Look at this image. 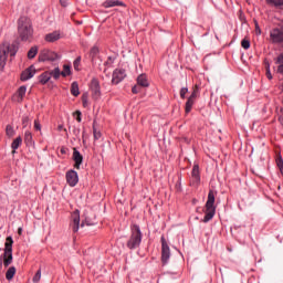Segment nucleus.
<instances>
[{
    "label": "nucleus",
    "mask_w": 283,
    "mask_h": 283,
    "mask_svg": "<svg viewBox=\"0 0 283 283\" xmlns=\"http://www.w3.org/2000/svg\"><path fill=\"white\" fill-rule=\"evenodd\" d=\"M18 34L21 41H30L34 30L32 29V20L21 17L18 21Z\"/></svg>",
    "instance_id": "nucleus-1"
},
{
    "label": "nucleus",
    "mask_w": 283,
    "mask_h": 283,
    "mask_svg": "<svg viewBox=\"0 0 283 283\" xmlns=\"http://www.w3.org/2000/svg\"><path fill=\"white\" fill-rule=\"evenodd\" d=\"M216 191L210 190L208 193V200L206 202L205 218L202 222L207 223L210 220H213V216H216Z\"/></svg>",
    "instance_id": "nucleus-2"
},
{
    "label": "nucleus",
    "mask_w": 283,
    "mask_h": 283,
    "mask_svg": "<svg viewBox=\"0 0 283 283\" xmlns=\"http://www.w3.org/2000/svg\"><path fill=\"white\" fill-rule=\"evenodd\" d=\"M140 242H143V233L140 232V227L133 226L132 235L127 242L128 249H138L140 247Z\"/></svg>",
    "instance_id": "nucleus-3"
},
{
    "label": "nucleus",
    "mask_w": 283,
    "mask_h": 283,
    "mask_svg": "<svg viewBox=\"0 0 283 283\" xmlns=\"http://www.w3.org/2000/svg\"><path fill=\"white\" fill-rule=\"evenodd\" d=\"M12 244H14V240H12V237H8L4 243V252L2 254L3 266L6 269H8L10 264H12Z\"/></svg>",
    "instance_id": "nucleus-4"
},
{
    "label": "nucleus",
    "mask_w": 283,
    "mask_h": 283,
    "mask_svg": "<svg viewBox=\"0 0 283 283\" xmlns=\"http://www.w3.org/2000/svg\"><path fill=\"white\" fill-rule=\"evenodd\" d=\"M269 41H270V43H273L274 45H282L283 29H281L280 27L271 29Z\"/></svg>",
    "instance_id": "nucleus-5"
},
{
    "label": "nucleus",
    "mask_w": 283,
    "mask_h": 283,
    "mask_svg": "<svg viewBox=\"0 0 283 283\" xmlns=\"http://www.w3.org/2000/svg\"><path fill=\"white\" fill-rule=\"evenodd\" d=\"M171 255V251L169 250V245L165 240V237H161V262L163 264H167L169 262V258Z\"/></svg>",
    "instance_id": "nucleus-6"
},
{
    "label": "nucleus",
    "mask_w": 283,
    "mask_h": 283,
    "mask_svg": "<svg viewBox=\"0 0 283 283\" xmlns=\"http://www.w3.org/2000/svg\"><path fill=\"white\" fill-rule=\"evenodd\" d=\"M59 59V55L48 49H43L39 54V61L45 62V61H56Z\"/></svg>",
    "instance_id": "nucleus-7"
},
{
    "label": "nucleus",
    "mask_w": 283,
    "mask_h": 283,
    "mask_svg": "<svg viewBox=\"0 0 283 283\" xmlns=\"http://www.w3.org/2000/svg\"><path fill=\"white\" fill-rule=\"evenodd\" d=\"M190 185L191 187H198V185H200V166H198V164L192 167Z\"/></svg>",
    "instance_id": "nucleus-8"
},
{
    "label": "nucleus",
    "mask_w": 283,
    "mask_h": 283,
    "mask_svg": "<svg viewBox=\"0 0 283 283\" xmlns=\"http://www.w3.org/2000/svg\"><path fill=\"white\" fill-rule=\"evenodd\" d=\"M127 76V73L123 69H116L113 72V77H112V84L113 85H118V83H122V81H125V77Z\"/></svg>",
    "instance_id": "nucleus-9"
},
{
    "label": "nucleus",
    "mask_w": 283,
    "mask_h": 283,
    "mask_svg": "<svg viewBox=\"0 0 283 283\" xmlns=\"http://www.w3.org/2000/svg\"><path fill=\"white\" fill-rule=\"evenodd\" d=\"M66 182L70 187H76L78 185V172L76 170H69L66 172Z\"/></svg>",
    "instance_id": "nucleus-10"
},
{
    "label": "nucleus",
    "mask_w": 283,
    "mask_h": 283,
    "mask_svg": "<svg viewBox=\"0 0 283 283\" xmlns=\"http://www.w3.org/2000/svg\"><path fill=\"white\" fill-rule=\"evenodd\" d=\"M0 48L4 50V54H10V56H15L19 52V44H2Z\"/></svg>",
    "instance_id": "nucleus-11"
},
{
    "label": "nucleus",
    "mask_w": 283,
    "mask_h": 283,
    "mask_svg": "<svg viewBox=\"0 0 283 283\" xmlns=\"http://www.w3.org/2000/svg\"><path fill=\"white\" fill-rule=\"evenodd\" d=\"M72 220H73L72 229H73V232L76 233L78 232V227L81 224V213L78 212V210H75L72 213Z\"/></svg>",
    "instance_id": "nucleus-12"
},
{
    "label": "nucleus",
    "mask_w": 283,
    "mask_h": 283,
    "mask_svg": "<svg viewBox=\"0 0 283 283\" xmlns=\"http://www.w3.org/2000/svg\"><path fill=\"white\" fill-rule=\"evenodd\" d=\"M36 74V69L31 65L29 69L24 70L21 74V81H30Z\"/></svg>",
    "instance_id": "nucleus-13"
},
{
    "label": "nucleus",
    "mask_w": 283,
    "mask_h": 283,
    "mask_svg": "<svg viewBox=\"0 0 283 283\" xmlns=\"http://www.w3.org/2000/svg\"><path fill=\"white\" fill-rule=\"evenodd\" d=\"M91 92L93 94V98H98L101 96V84L97 80H92Z\"/></svg>",
    "instance_id": "nucleus-14"
},
{
    "label": "nucleus",
    "mask_w": 283,
    "mask_h": 283,
    "mask_svg": "<svg viewBox=\"0 0 283 283\" xmlns=\"http://www.w3.org/2000/svg\"><path fill=\"white\" fill-rule=\"evenodd\" d=\"M73 160L75 169H81V165H83V155L76 149L73 148Z\"/></svg>",
    "instance_id": "nucleus-15"
},
{
    "label": "nucleus",
    "mask_w": 283,
    "mask_h": 283,
    "mask_svg": "<svg viewBox=\"0 0 283 283\" xmlns=\"http://www.w3.org/2000/svg\"><path fill=\"white\" fill-rule=\"evenodd\" d=\"M25 92H28V88L25 86H20L18 92L13 95V101L21 103L25 96Z\"/></svg>",
    "instance_id": "nucleus-16"
},
{
    "label": "nucleus",
    "mask_w": 283,
    "mask_h": 283,
    "mask_svg": "<svg viewBox=\"0 0 283 283\" xmlns=\"http://www.w3.org/2000/svg\"><path fill=\"white\" fill-rule=\"evenodd\" d=\"M118 6H123V2L118 0H106L103 2V8H116Z\"/></svg>",
    "instance_id": "nucleus-17"
},
{
    "label": "nucleus",
    "mask_w": 283,
    "mask_h": 283,
    "mask_svg": "<svg viewBox=\"0 0 283 283\" xmlns=\"http://www.w3.org/2000/svg\"><path fill=\"white\" fill-rule=\"evenodd\" d=\"M60 39L61 34L56 31L45 35V41H48L49 43H54V41H59Z\"/></svg>",
    "instance_id": "nucleus-18"
},
{
    "label": "nucleus",
    "mask_w": 283,
    "mask_h": 283,
    "mask_svg": "<svg viewBox=\"0 0 283 283\" xmlns=\"http://www.w3.org/2000/svg\"><path fill=\"white\" fill-rule=\"evenodd\" d=\"M6 61H8V54L6 53V49L0 48V70L6 67Z\"/></svg>",
    "instance_id": "nucleus-19"
},
{
    "label": "nucleus",
    "mask_w": 283,
    "mask_h": 283,
    "mask_svg": "<svg viewBox=\"0 0 283 283\" xmlns=\"http://www.w3.org/2000/svg\"><path fill=\"white\" fill-rule=\"evenodd\" d=\"M137 85H139V87H149V82L147 81V75L140 74L137 77Z\"/></svg>",
    "instance_id": "nucleus-20"
},
{
    "label": "nucleus",
    "mask_w": 283,
    "mask_h": 283,
    "mask_svg": "<svg viewBox=\"0 0 283 283\" xmlns=\"http://www.w3.org/2000/svg\"><path fill=\"white\" fill-rule=\"evenodd\" d=\"M51 78H52V73H50V71H46V72L42 73V74L39 76V82H40L42 85H45V83H48Z\"/></svg>",
    "instance_id": "nucleus-21"
},
{
    "label": "nucleus",
    "mask_w": 283,
    "mask_h": 283,
    "mask_svg": "<svg viewBox=\"0 0 283 283\" xmlns=\"http://www.w3.org/2000/svg\"><path fill=\"white\" fill-rule=\"evenodd\" d=\"M268 6L272 8H277L279 10L283 9V0H265Z\"/></svg>",
    "instance_id": "nucleus-22"
},
{
    "label": "nucleus",
    "mask_w": 283,
    "mask_h": 283,
    "mask_svg": "<svg viewBox=\"0 0 283 283\" xmlns=\"http://www.w3.org/2000/svg\"><path fill=\"white\" fill-rule=\"evenodd\" d=\"M22 143H23V138H21V136L17 137V138L12 142V144H11V149H13V150H12V154H15L17 149H18L19 147H21V144H22Z\"/></svg>",
    "instance_id": "nucleus-23"
},
{
    "label": "nucleus",
    "mask_w": 283,
    "mask_h": 283,
    "mask_svg": "<svg viewBox=\"0 0 283 283\" xmlns=\"http://www.w3.org/2000/svg\"><path fill=\"white\" fill-rule=\"evenodd\" d=\"M14 275H17V268L11 266L8 269L7 273H6V277L7 280H12L14 277Z\"/></svg>",
    "instance_id": "nucleus-24"
},
{
    "label": "nucleus",
    "mask_w": 283,
    "mask_h": 283,
    "mask_svg": "<svg viewBox=\"0 0 283 283\" xmlns=\"http://www.w3.org/2000/svg\"><path fill=\"white\" fill-rule=\"evenodd\" d=\"M24 143L25 145H34V140L32 139V133L29 130L24 133Z\"/></svg>",
    "instance_id": "nucleus-25"
},
{
    "label": "nucleus",
    "mask_w": 283,
    "mask_h": 283,
    "mask_svg": "<svg viewBox=\"0 0 283 283\" xmlns=\"http://www.w3.org/2000/svg\"><path fill=\"white\" fill-rule=\"evenodd\" d=\"M71 94L73 96H78V94H81V92L78 91V83L77 82H73L71 84Z\"/></svg>",
    "instance_id": "nucleus-26"
},
{
    "label": "nucleus",
    "mask_w": 283,
    "mask_h": 283,
    "mask_svg": "<svg viewBox=\"0 0 283 283\" xmlns=\"http://www.w3.org/2000/svg\"><path fill=\"white\" fill-rule=\"evenodd\" d=\"M195 103L196 99L188 97V101L186 102V114H189V112H191Z\"/></svg>",
    "instance_id": "nucleus-27"
},
{
    "label": "nucleus",
    "mask_w": 283,
    "mask_h": 283,
    "mask_svg": "<svg viewBox=\"0 0 283 283\" xmlns=\"http://www.w3.org/2000/svg\"><path fill=\"white\" fill-rule=\"evenodd\" d=\"M39 54V48L38 46H32L29 52H28V59H34Z\"/></svg>",
    "instance_id": "nucleus-28"
},
{
    "label": "nucleus",
    "mask_w": 283,
    "mask_h": 283,
    "mask_svg": "<svg viewBox=\"0 0 283 283\" xmlns=\"http://www.w3.org/2000/svg\"><path fill=\"white\" fill-rule=\"evenodd\" d=\"M49 74H51V76L56 80L61 76V70L55 67L53 71H49Z\"/></svg>",
    "instance_id": "nucleus-29"
},
{
    "label": "nucleus",
    "mask_w": 283,
    "mask_h": 283,
    "mask_svg": "<svg viewBox=\"0 0 283 283\" xmlns=\"http://www.w3.org/2000/svg\"><path fill=\"white\" fill-rule=\"evenodd\" d=\"M6 134L9 136V138H12V136H14V128L11 125H7Z\"/></svg>",
    "instance_id": "nucleus-30"
},
{
    "label": "nucleus",
    "mask_w": 283,
    "mask_h": 283,
    "mask_svg": "<svg viewBox=\"0 0 283 283\" xmlns=\"http://www.w3.org/2000/svg\"><path fill=\"white\" fill-rule=\"evenodd\" d=\"M98 52H99L98 46H93L90 53L91 59H96V56H98Z\"/></svg>",
    "instance_id": "nucleus-31"
},
{
    "label": "nucleus",
    "mask_w": 283,
    "mask_h": 283,
    "mask_svg": "<svg viewBox=\"0 0 283 283\" xmlns=\"http://www.w3.org/2000/svg\"><path fill=\"white\" fill-rule=\"evenodd\" d=\"M70 74H71L70 65L65 64L63 66V71L61 72V76L65 77V76H70Z\"/></svg>",
    "instance_id": "nucleus-32"
},
{
    "label": "nucleus",
    "mask_w": 283,
    "mask_h": 283,
    "mask_svg": "<svg viewBox=\"0 0 283 283\" xmlns=\"http://www.w3.org/2000/svg\"><path fill=\"white\" fill-rule=\"evenodd\" d=\"M241 48H243V50H249V48H251V42L248 39H243L241 41Z\"/></svg>",
    "instance_id": "nucleus-33"
},
{
    "label": "nucleus",
    "mask_w": 283,
    "mask_h": 283,
    "mask_svg": "<svg viewBox=\"0 0 283 283\" xmlns=\"http://www.w3.org/2000/svg\"><path fill=\"white\" fill-rule=\"evenodd\" d=\"M73 66H74V70H76L77 72L81 70V56H78L77 59L74 60L73 62Z\"/></svg>",
    "instance_id": "nucleus-34"
},
{
    "label": "nucleus",
    "mask_w": 283,
    "mask_h": 283,
    "mask_svg": "<svg viewBox=\"0 0 283 283\" xmlns=\"http://www.w3.org/2000/svg\"><path fill=\"white\" fill-rule=\"evenodd\" d=\"M33 282H34V283L41 282V269L38 270V272L35 273V275L33 276Z\"/></svg>",
    "instance_id": "nucleus-35"
},
{
    "label": "nucleus",
    "mask_w": 283,
    "mask_h": 283,
    "mask_svg": "<svg viewBox=\"0 0 283 283\" xmlns=\"http://www.w3.org/2000/svg\"><path fill=\"white\" fill-rule=\"evenodd\" d=\"M189 98H192L196 101V98H198V85L195 86L191 95L189 96Z\"/></svg>",
    "instance_id": "nucleus-36"
},
{
    "label": "nucleus",
    "mask_w": 283,
    "mask_h": 283,
    "mask_svg": "<svg viewBox=\"0 0 283 283\" xmlns=\"http://www.w3.org/2000/svg\"><path fill=\"white\" fill-rule=\"evenodd\" d=\"M93 134H94V138L95 140H99L102 134L99 130H96V128H93Z\"/></svg>",
    "instance_id": "nucleus-37"
},
{
    "label": "nucleus",
    "mask_w": 283,
    "mask_h": 283,
    "mask_svg": "<svg viewBox=\"0 0 283 283\" xmlns=\"http://www.w3.org/2000/svg\"><path fill=\"white\" fill-rule=\"evenodd\" d=\"M187 92H189V88L182 87L180 90V98H185V96H187Z\"/></svg>",
    "instance_id": "nucleus-38"
},
{
    "label": "nucleus",
    "mask_w": 283,
    "mask_h": 283,
    "mask_svg": "<svg viewBox=\"0 0 283 283\" xmlns=\"http://www.w3.org/2000/svg\"><path fill=\"white\" fill-rule=\"evenodd\" d=\"M266 76L270 81L273 78V75H271V66L269 64H266Z\"/></svg>",
    "instance_id": "nucleus-39"
},
{
    "label": "nucleus",
    "mask_w": 283,
    "mask_h": 283,
    "mask_svg": "<svg viewBox=\"0 0 283 283\" xmlns=\"http://www.w3.org/2000/svg\"><path fill=\"white\" fill-rule=\"evenodd\" d=\"M82 103H83V107H87L88 103H87V94H84L82 96Z\"/></svg>",
    "instance_id": "nucleus-40"
},
{
    "label": "nucleus",
    "mask_w": 283,
    "mask_h": 283,
    "mask_svg": "<svg viewBox=\"0 0 283 283\" xmlns=\"http://www.w3.org/2000/svg\"><path fill=\"white\" fill-rule=\"evenodd\" d=\"M34 129H36V132H41V123H39L38 119L34 120Z\"/></svg>",
    "instance_id": "nucleus-41"
},
{
    "label": "nucleus",
    "mask_w": 283,
    "mask_h": 283,
    "mask_svg": "<svg viewBox=\"0 0 283 283\" xmlns=\"http://www.w3.org/2000/svg\"><path fill=\"white\" fill-rule=\"evenodd\" d=\"M132 92L133 94H138V92H140V85H135L133 88H132Z\"/></svg>",
    "instance_id": "nucleus-42"
},
{
    "label": "nucleus",
    "mask_w": 283,
    "mask_h": 283,
    "mask_svg": "<svg viewBox=\"0 0 283 283\" xmlns=\"http://www.w3.org/2000/svg\"><path fill=\"white\" fill-rule=\"evenodd\" d=\"M30 122V118L28 117V116H24L23 118H22V125H23V127H28V123Z\"/></svg>",
    "instance_id": "nucleus-43"
},
{
    "label": "nucleus",
    "mask_w": 283,
    "mask_h": 283,
    "mask_svg": "<svg viewBox=\"0 0 283 283\" xmlns=\"http://www.w3.org/2000/svg\"><path fill=\"white\" fill-rule=\"evenodd\" d=\"M277 167L280 168L281 174H283V161H282V159L277 160Z\"/></svg>",
    "instance_id": "nucleus-44"
},
{
    "label": "nucleus",
    "mask_w": 283,
    "mask_h": 283,
    "mask_svg": "<svg viewBox=\"0 0 283 283\" xmlns=\"http://www.w3.org/2000/svg\"><path fill=\"white\" fill-rule=\"evenodd\" d=\"M112 63H114V59L112 56H109L107 59V61L105 62V65H112Z\"/></svg>",
    "instance_id": "nucleus-45"
},
{
    "label": "nucleus",
    "mask_w": 283,
    "mask_h": 283,
    "mask_svg": "<svg viewBox=\"0 0 283 283\" xmlns=\"http://www.w3.org/2000/svg\"><path fill=\"white\" fill-rule=\"evenodd\" d=\"M75 114L77 115L76 120L81 123V111H76Z\"/></svg>",
    "instance_id": "nucleus-46"
},
{
    "label": "nucleus",
    "mask_w": 283,
    "mask_h": 283,
    "mask_svg": "<svg viewBox=\"0 0 283 283\" xmlns=\"http://www.w3.org/2000/svg\"><path fill=\"white\" fill-rule=\"evenodd\" d=\"M85 224H87V227H90V224H92V223L87 222V219H85V221L82 222L81 227H85Z\"/></svg>",
    "instance_id": "nucleus-47"
},
{
    "label": "nucleus",
    "mask_w": 283,
    "mask_h": 283,
    "mask_svg": "<svg viewBox=\"0 0 283 283\" xmlns=\"http://www.w3.org/2000/svg\"><path fill=\"white\" fill-rule=\"evenodd\" d=\"M256 28V34H262V31L260 30V27L258 25V23L255 24Z\"/></svg>",
    "instance_id": "nucleus-48"
},
{
    "label": "nucleus",
    "mask_w": 283,
    "mask_h": 283,
    "mask_svg": "<svg viewBox=\"0 0 283 283\" xmlns=\"http://www.w3.org/2000/svg\"><path fill=\"white\" fill-rule=\"evenodd\" d=\"M22 233H23V228H19L18 229V235H22Z\"/></svg>",
    "instance_id": "nucleus-49"
},
{
    "label": "nucleus",
    "mask_w": 283,
    "mask_h": 283,
    "mask_svg": "<svg viewBox=\"0 0 283 283\" xmlns=\"http://www.w3.org/2000/svg\"><path fill=\"white\" fill-rule=\"evenodd\" d=\"M279 28L283 30V19L281 20V23L279 24Z\"/></svg>",
    "instance_id": "nucleus-50"
},
{
    "label": "nucleus",
    "mask_w": 283,
    "mask_h": 283,
    "mask_svg": "<svg viewBox=\"0 0 283 283\" xmlns=\"http://www.w3.org/2000/svg\"><path fill=\"white\" fill-rule=\"evenodd\" d=\"M61 6L65 7V1L64 0H60Z\"/></svg>",
    "instance_id": "nucleus-51"
},
{
    "label": "nucleus",
    "mask_w": 283,
    "mask_h": 283,
    "mask_svg": "<svg viewBox=\"0 0 283 283\" xmlns=\"http://www.w3.org/2000/svg\"><path fill=\"white\" fill-rule=\"evenodd\" d=\"M59 129H63V126H60Z\"/></svg>",
    "instance_id": "nucleus-52"
}]
</instances>
